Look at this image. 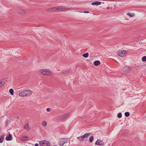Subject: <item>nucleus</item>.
<instances>
[{
  "mask_svg": "<svg viewBox=\"0 0 146 146\" xmlns=\"http://www.w3.org/2000/svg\"><path fill=\"white\" fill-rule=\"evenodd\" d=\"M39 143L40 146H50V142L45 140L40 141Z\"/></svg>",
  "mask_w": 146,
  "mask_h": 146,
  "instance_id": "7ed1b4c3",
  "label": "nucleus"
},
{
  "mask_svg": "<svg viewBox=\"0 0 146 146\" xmlns=\"http://www.w3.org/2000/svg\"><path fill=\"white\" fill-rule=\"evenodd\" d=\"M84 13H89V12L88 11H84Z\"/></svg>",
  "mask_w": 146,
  "mask_h": 146,
  "instance_id": "7c9ffc66",
  "label": "nucleus"
},
{
  "mask_svg": "<svg viewBox=\"0 0 146 146\" xmlns=\"http://www.w3.org/2000/svg\"><path fill=\"white\" fill-rule=\"evenodd\" d=\"M46 111H50V109L49 108H47L46 109Z\"/></svg>",
  "mask_w": 146,
  "mask_h": 146,
  "instance_id": "c756f323",
  "label": "nucleus"
},
{
  "mask_svg": "<svg viewBox=\"0 0 146 146\" xmlns=\"http://www.w3.org/2000/svg\"><path fill=\"white\" fill-rule=\"evenodd\" d=\"M42 124L43 127H45L47 125V123L46 121H43L42 122Z\"/></svg>",
  "mask_w": 146,
  "mask_h": 146,
  "instance_id": "aec40b11",
  "label": "nucleus"
},
{
  "mask_svg": "<svg viewBox=\"0 0 146 146\" xmlns=\"http://www.w3.org/2000/svg\"><path fill=\"white\" fill-rule=\"evenodd\" d=\"M122 117V114L121 113H119L117 114V117L119 118H121Z\"/></svg>",
  "mask_w": 146,
  "mask_h": 146,
  "instance_id": "c85d7f7f",
  "label": "nucleus"
},
{
  "mask_svg": "<svg viewBox=\"0 0 146 146\" xmlns=\"http://www.w3.org/2000/svg\"><path fill=\"white\" fill-rule=\"evenodd\" d=\"M34 146H39V145L38 143H36L35 144Z\"/></svg>",
  "mask_w": 146,
  "mask_h": 146,
  "instance_id": "2f4dec72",
  "label": "nucleus"
},
{
  "mask_svg": "<svg viewBox=\"0 0 146 146\" xmlns=\"http://www.w3.org/2000/svg\"><path fill=\"white\" fill-rule=\"evenodd\" d=\"M9 92L12 95H13L14 94V90L12 89H10L9 90Z\"/></svg>",
  "mask_w": 146,
  "mask_h": 146,
  "instance_id": "4be33fe9",
  "label": "nucleus"
},
{
  "mask_svg": "<svg viewBox=\"0 0 146 146\" xmlns=\"http://www.w3.org/2000/svg\"><path fill=\"white\" fill-rule=\"evenodd\" d=\"M4 82L2 80H0V88H1L4 85Z\"/></svg>",
  "mask_w": 146,
  "mask_h": 146,
  "instance_id": "412c9836",
  "label": "nucleus"
},
{
  "mask_svg": "<svg viewBox=\"0 0 146 146\" xmlns=\"http://www.w3.org/2000/svg\"><path fill=\"white\" fill-rule=\"evenodd\" d=\"M127 15L129 16L130 17H132L133 16H134L135 15V14L134 13H132L131 14L129 13H127Z\"/></svg>",
  "mask_w": 146,
  "mask_h": 146,
  "instance_id": "a878e982",
  "label": "nucleus"
},
{
  "mask_svg": "<svg viewBox=\"0 0 146 146\" xmlns=\"http://www.w3.org/2000/svg\"><path fill=\"white\" fill-rule=\"evenodd\" d=\"M95 145L103 146L104 144L103 142V141L99 139L95 143Z\"/></svg>",
  "mask_w": 146,
  "mask_h": 146,
  "instance_id": "0eeeda50",
  "label": "nucleus"
},
{
  "mask_svg": "<svg viewBox=\"0 0 146 146\" xmlns=\"http://www.w3.org/2000/svg\"><path fill=\"white\" fill-rule=\"evenodd\" d=\"M77 139H78L80 141H83L84 140L82 139V137L81 136L80 137H77Z\"/></svg>",
  "mask_w": 146,
  "mask_h": 146,
  "instance_id": "b1692460",
  "label": "nucleus"
},
{
  "mask_svg": "<svg viewBox=\"0 0 146 146\" xmlns=\"http://www.w3.org/2000/svg\"><path fill=\"white\" fill-rule=\"evenodd\" d=\"M125 115L126 117H128L130 115V113L128 112H126L125 113Z\"/></svg>",
  "mask_w": 146,
  "mask_h": 146,
  "instance_id": "bb28decb",
  "label": "nucleus"
},
{
  "mask_svg": "<svg viewBox=\"0 0 146 146\" xmlns=\"http://www.w3.org/2000/svg\"><path fill=\"white\" fill-rule=\"evenodd\" d=\"M5 139L7 141H11L12 139V137L11 134H9L6 137Z\"/></svg>",
  "mask_w": 146,
  "mask_h": 146,
  "instance_id": "f8f14e48",
  "label": "nucleus"
},
{
  "mask_svg": "<svg viewBox=\"0 0 146 146\" xmlns=\"http://www.w3.org/2000/svg\"><path fill=\"white\" fill-rule=\"evenodd\" d=\"M68 139L67 138H62L60 140L59 145L61 146H63L65 143L68 142Z\"/></svg>",
  "mask_w": 146,
  "mask_h": 146,
  "instance_id": "20e7f679",
  "label": "nucleus"
},
{
  "mask_svg": "<svg viewBox=\"0 0 146 146\" xmlns=\"http://www.w3.org/2000/svg\"><path fill=\"white\" fill-rule=\"evenodd\" d=\"M101 3L100 2L96 1L92 2L91 4L93 5H100Z\"/></svg>",
  "mask_w": 146,
  "mask_h": 146,
  "instance_id": "ddd939ff",
  "label": "nucleus"
},
{
  "mask_svg": "<svg viewBox=\"0 0 146 146\" xmlns=\"http://www.w3.org/2000/svg\"><path fill=\"white\" fill-rule=\"evenodd\" d=\"M70 70H68L67 71H64L62 72V74H66L70 73Z\"/></svg>",
  "mask_w": 146,
  "mask_h": 146,
  "instance_id": "393cba45",
  "label": "nucleus"
},
{
  "mask_svg": "<svg viewBox=\"0 0 146 146\" xmlns=\"http://www.w3.org/2000/svg\"><path fill=\"white\" fill-rule=\"evenodd\" d=\"M142 60L143 61H146V56L142 57Z\"/></svg>",
  "mask_w": 146,
  "mask_h": 146,
  "instance_id": "cd10ccee",
  "label": "nucleus"
},
{
  "mask_svg": "<svg viewBox=\"0 0 146 146\" xmlns=\"http://www.w3.org/2000/svg\"><path fill=\"white\" fill-rule=\"evenodd\" d=\"M88 55H89V54L87 52V53L84 54L82 55V56L84 57H85V58H87L88 57Z\"/></svg>",
  "mask_w": 146,
  "mask_h": 146,
  "instance_id": "6ab92c4d",
  "label": "nucleus"
},
{
  "mask_svg": "<svg viewBox=\"0 0 146 146\" xmlns=\"http://www.w3.org/2000/svg\"><path fill=\"white\" fill-rule=\"evenodd\" d=\"M69 115V114L68 113H65L61 116L60 118L61 119H64L68 117Z\"/></svg>",
  "mask_w": 146,
  "mask_h": 146,
  "instance_id": "9d476101",
  "label": "nucleus"
},
{
  "mask_svg": "<svg viewBox=\"0 0 146 146\" xmlns=\"http://www.w3.org/2000/svg\"><path fill=\"white\" fill-rule=\"evenodd\" d=\"M51 11L53 12L58 11L57 7H54L51 9Z\"/></svg>",
  "mask_w": 146,
  "mask_h": 146,
  "instance_id": "dca6fc26",
  "label": "nucleus"
},
{
  "mask_svg": "<svg viewBox=\"0 0 146 146\" xmlns=\"http://www.w3.org/2000/svg\"><path fill=\"white\" fill-rule=\"evenodd\" d=\"M94 64L96 66H98L100 63V61L99 60H96L94 62Z\"/></svg>",
  "mask_w": 146,
  "mask_h": 146,
  "instance_id": "4468645a",
  "label": "nucleus"
},
{
  "mask_svg": "<svg viewBox=\"0 0 146 146\" xmlns=\"http://www.w3.org/2000/svg\"><path fill=\"white\" fill-rule=\"evenodd\" d=\"M90 133H86L84 135L81 136L82 138V139L83 140H87L86 139H85V138L88 137L90 135Z\"/></svg>",
  "mask_w": 146,
  "mask_h": 146,
  "instance_id": "6e6552de",
  "label": "nucleus"
},
{
  "mask_svg": "<svg viewBox=\"0 0 146 146\" xmlns=\"http://www.w3.org/2000/svg\"><path fill=\"white\" fill-rule=\"evenodd\" d=\"M127 53L126 50H123L118 52L117 54L119 56L121 57H123L125 56L126 54Z\"/></svg>",
  "mask_w": 146,
  "mask_h": 146,
  "instance_id": "39448f33",
  "label": "nucleus"
},
{
  "mask_svg": "<svg viewBox=\"0 0 146 146\" xmlns=\"http://www.w3.org/2000/svg\"><path fill=\"white\" fill-rule=\"evenodd\" d=\"M69 8L61 7H57L58 11H64L68 10Z\"/></svg>",
  "mask_w": 146,
  "mask_h": 146,
  "instance_id": "423d86ee",
  "label": "nucleus"
},
{
  "mask_svg": "<svg viewBox=\"0 0 146 146\" xmlns=\"http://www.w3.org/2000/svg\"><path fill=\"white\" fill-rule=\"evenodd\" d=\"M4 137L3 135H2L1 136L0 138V143H2L3 141Z\"/></svg>",
  "mask_w": 146,
  "mask_h": 146,
  "instance_id": "5701e85b",
  "label": "nucleus"
},
{
  "mask_svg": "<svg viewBox=\"0 0 146 146\" xmlns=\"http://www.w3.org/2000/svg\"><path fill=\"white\" fill-rule=\"evenodd\" d=\"M33 93L32 91L29 90H23L19 93V96L21 97H28L31 95Z\"/></svg>",
  "mask_w": 146,
  "mask_h": 146,
  "instance_id": "f257e3e1",
  "label": "nucleus"
},
{
  "mask_svg": "<svg viewBox=\"0 0 146 146\" xmlns=\"http://www.w3.org/2000/svg\"><path fill=\"white\" fill-rule=\"evenodd\" d=\"M123 71L126 73H128L130 71V69L128 67H124L123 68Z\"/></svg>",
  "mask_w": 146,
  "mask_h": 146,
  "instance_id": "9b49d317",
  "label": "nucleus"
},
{
  "mask_svg": "<svg viewBox=\"0 0 146 146\" xmlns=\"http://www.w3.org/2000/svg\"><path fill=\"white\" fill-rule=\"evenodd\" d=\"M94 140V137L92 136H91L89 139V142L90 143H92Z\"/></svg>",
  "mask_w": 146,
  "mask_h": 146,
  "instance_id": "f3484780",
  "label": "nucleus"
},
{
  "mask_svg": "<svg viewBox=\"0 0 146 146\" xmlns=\"http://www.w3.org/2000/svg\"><path fill=\"white\" fill-rule=\"evenodd\" d=\"M40 74L43 75L52 76L50 70L48 69H43L41 71Z\"/></svg>",
  "mask_w": 146,
  "mask_h": 146,
  "instance_id": "f03ea898",
  "label": "nucleus"
},
{
  "mask_svg": "<svg viewBox=\"0 0 146 146\" xmlns=\"http://www.w3.org/2000/svg\"><path fill=\"white\" fill-rule=\"evenodd\" d=\"M17 12L18 13L21 15H24L26 13V12L25 11L21 9H19L17 10Z\"/></svg>",
  "mask_w": 146,
  "mask_h": 146,
  "instance_id": "1a4fd4ad",
  "label": "nucleus"
},
{
  "mask_svg": "<svg viewBox=\"0 0 146 146\" xmlns=\"http://www.w3.org/2000/svg\"><path fill=\"white\" fill-rule=\"evenodd\" d=\"M28 138V137L27 136H24L22 137L21 140L23 141H25L27 140Z\"/></svg>",
  "mask_w": 146,
  "mask_h": 146,
  "instance_id": "a211bd4d",
  "label": "nucleus"
},
{
  "mask_svg": "<svg viewBox=\"0 0 146 146\" xmlns=\"http://www.w3.org/2000/svg\"><path fill=\"white\" fill-rule=\"evenodd\" d=\"M24 128L25 129H26L28 131L29 130V127L28 125V123H27L26 125H25L24 127Z\"/></svg>",
  "mask_w": 146,
  "mask_h": 146,
  "instance_id": "2eb2a0df",
  "label": "nucleus"
},
{
  "mask_svg": "<svg viewBox=\"0 0 146 146\" xmlns=\"http://www.w3.org/2000/svg\"><path fill=\"white\" fill-rule=\"evenodd\" d=\"M53 146H56V145H54Z\"/></svg>",
  "mask_w": 146,
  "mask_h": 146,
  "instance_id": "473e14b6",
  "label": "nucleus"
}]
</instances>
